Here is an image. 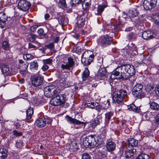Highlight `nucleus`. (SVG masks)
<instances>
[{
  "instance_id": "obj_1",
  "label": "nucleus",
  "mask_w": 159,
  "mask_h": 159,
  "mask_svg": "<svg viewBox=\"0 0 159 159\" xmlns=\"http://www.w3.org/2000/svg\"><path fill=\"white\" fill-rule=\"evenodd\" d=\"M105 137V133L102 134L100 136L90 135L85 138L83 140V144L86 147L91 146L98 147L104 142Z\"/></svg>"
},
{
  "instance_id": "obj_2",
  "label": "nucleus",
  "mask_w": 159,
  "mask_h": 159,
  "mask_svg": "<svg viewBox=\"0 0 159 159\" xmlns=\"http://www.w3.org/2000/svg\"><path fill=\"white\" fill-rule=\"evenodd\" d=\"M120 68L122 71L121 72L120 78L123 80L129 78L131 76H133L135 72L134 67L132 65L126 64L121 66Z\"/></svg>"
},
{
  "instance_id": "obj_3",
  "label": "nucleus",
  "mask_w": 159,
  "mask_h": 159,
  "mask_svg": "<svg viewBox=\"0 0 159 159\" xmlns=\"http://www.w3.org/2000/svg\"><path fill=\"white\" fill-rule=\"evenodd\" d=\"M60 92L59 89L55 86L46 87L44 88V95L48 98L56 96Z\"/></svg>"
},
{
  "instance_id": "obj_4",
  "label": "nucleus",
  "mask_w": 159,
  "mask_h": 159,
  "mask_svg": "<svg viewBox=\"0 0 159 159\" xmlns=\"http://www.w3.org/2000/svg\"><path fill=\"white\" fill-rule=\"evenodd\" d=\"M66 100V97L65 95H57L51 99L50 102L53 106L60 105L64 104Z\"/></svg>"
},
{
  "instance_id": "obj_5",
  "label": "nucleus",
  "mask_w": 159,
  "mask_h": 159,
  "mask_svg": "<svg viewBox=\"0 0 159 159\" xmlns=\"http://www.w3.org/2000/svg\"><path fill=\"white\" fill-rule=\"evenodd\" d=\"M52 120L47 116L38 118L35 121V125L40 128L45 126L47 124H50L52 123Z\"/></svg>"
},
{
  "instance_id": "obj_6",
  "label": "nucleus",
  "mask_w": 159,
  "mask_h": 159,
  "mask_svg": "<svg viewBox=\"0 0 159 159\" xmlns=\"http://www.w3.org/2000/svg\"><path fill=\"white\" fill-rule=\"evenodd\" d=\"M143 85L141 84H138L134 86L132 89V94L136 98H141L144 95L142 92Z\"/></svg>"
},
{
  "instance_id": "obj_7",
  "label": "nucleus",
  "mask_w": 159,
  "mask_h": 159,
  "mask_svg": "<svg viewBox=\"0 0 159 159\" xmlns=\"http://www.w3.org/2000/svg\"><path fill=\"white\" fill-rule=\"evenodd\" d=\"M31 6L30 2L26 0H20L17 7L20 10L23 11H28Z\"/></svg>"
},
{
  "instance_id": "obj_8",
  "label": "nucleus",
  "mask_w": 159,
  "mask_h": 159,
  "mask_svg": "<svg viewBox=\"0 0 159 159\" xmlns=\"http://www.w3.org/2000/svg\"><path fill=\"white\" fill-rule=\"evenodd\" d=\"M93 58V56L91 54H89L88 52H84L82 57V62L84 65H89L92 61Z\"/></svg>"
},
{
  "instance_id": "obj_9",
  "label": "nucleus",
  "mask_w": 159,
  "mask_h": 159,
  "mask_svg": "<svg viewBox=\"0 0 159 159\" xmlns=\"http://www.w3.org/2000/svg\"><path fill=\"white\" fill-rule=\"evenodd\" d=\"M31 80L32 85L35 87L41 85L43 81V78L39 75L33 76L31 77Z\"/></svg>"
},
{
  "instance_id": "obj_10",
  "label": "nucleus",
  "mask_w": 159,
  "mask_h": 159,
  "mask_svg": "<svg viewBox=\"0 0 159 159\" xmlns=\"http://www.w3.org/2000/svg\"><path fill=\"white\" fill-rule=\"evenodd\" d=\"M157 2V0H145L143 6L145 9L150 10L156 6Z\"/></svg>"
},
{
  "instance_id": "obj_11",
  "label": "nucleus",
  "mask_w": 159,
  "mask_h": 159,
  "mask_svg": "<svg viewBox=\"0 0 159 159\" xmlns=\"http://www.w3.org/2000/svg\"><path fill=\"white\" fill-rule=\"evenodd\" d=\"M111 40V38L107 36H103L99 39L98 43L102 46L105 47L110 43Z\"/></svg>"
},
{
  "instance_id": "obj_12",
  "label": "nucleus",
  "mask_w": 159,
  "mask_h": 159,
  "mask_svg": "<svg viewBox=\"0 0 159 159\" xmlns=\"http://www.w3.org/2000/svg\"><path fill=\"white\" fill-rule=\"evenodd\" d=\"M80 12L83 14L81 16H78L76 22V27L79 28L82 27L84 25L86 19V16L83 13V12L81 11Z\"/></svg>"
},
{
  "instance_id": "obj_13",
  "label": "nucleus",
  "mask_w": 159,
  "mask_h": 159,
  "mask_svg": "<svg viewBox=\"0 0 159 159\" xmlns=\"http://www.w3.org/2000/svg\"><path fill=\"white\" fill-rule=\"evenodd\" d=\"M109 75L108 73L107 72L106 68L105 67L99 69L98 73V76L100 77V79L106 80H107L106 78L108 77Z\"/></svg>"
},
{
  "instance_id": "obj_14",
  "label": "nucleus",
  "mask_w": 159,
  "mask_h": 159,
  "mask_svg": "<svg viewBox=\"0 0 159 159\" xmlns=\"http://www.w3.org/2000/svg\"><path fill=\"white\" fill-rule=\"evenodd\" d=\"M68 62L66 63V64H62L61 67L63 69L70 70V68L73 66L74 65V62L73 58H69L68 59Z\"/></svg>"
},
{
  "instance_id": "obj_15",
  "label": "nucleus",
  "mask_w": 159,
  "mask_h": 159,
  "mask_svg": "<svg viewBox=\"0 0 159 159\" xmlns=\"http://www.w3.org/2000/svg\"><path fill=\"white\" fill-rule=\"evenodd\" d=\"M154 34L150 30H148L143 32L142 34L143 38L145 39L148 40L153 38Z\"/></svg>"
},
{
  "instance_id": "obj_16",
  "label": "nucleus",
  "mask_w": 159,
  "mask_h": 159,
  "mask_svg": "<svg viewBox=\"0 0 159 159\" xmlns=\"http://www.w3.org/2000/svg\"><path fill=\"white\" fill-rule=\"evenodd\" d=\"M58 20L59 23L62 25H66L68 23L67 18L63 15H58Z\"/></svg>"
},
{
  "instance_id": "obj_17",
  "label": "nucleus",
  "mask_w": 159,
  "mask_h": 159,
  "mask_svg": "<svg viewBox=\"0 0 159 159\" xmlns=\"http://www.w3.org/2000/svg\"><path fill=\"white\" fill-rule=\"evenodd\" d=\"M116 146V144L113 142H108L106 144V149L109 152L112 151L115 149Z\"/></svg>"
},
{
  "instance_id": "obj_18",
  "label": "nucleus",
  "mask_w": 159,
  "mask_h": 159,
  "mask_svg": "<svg viewBox=\"0 0 159 159\" xmlns=\"http://www.w3.org/2000/svg\"><path fill=\"white\" fill-rule=\"evenodd\" d=\"M106 104V105H107L108 106H107V107H103V106L99 105L98 103H95L94 108L98 111H100L102 110L106 109H107L109 108V107L110 106L109 102L107 101Z\"/></svg>"
},
{
  "instance_id": "obj_19",
  "label": "nucleus",
  "mask_w": 159,
  "mask_h": 159,
  "mask_svg": "<svg viewBox=\"0 0 159 159\" xmlns=\"http://www.w3.org/2000/svg\"><path fill=\"white\" fill-rule=\"evenodd\" d=\"M66 120L70 124H80L82 123V122L77 120L73 118L68 116H66Z\"/></svg>"
},
{
  "instance_id": "obj_20",
  "label": "nucleus",
  "mask_w": 159,
  "mask_h": 159,
  "mask_svg": "<svg viewBox=\"0 0 159 159\" xmlns=\"http://www.w3.org/2000/svg\"><path fill=\"white\" fill-rule=\"evenodd\" d=\"M39 65L37 61H34L30 63V68L32 71L35 72L38 69Z\"/></svg>"
},
{
  "instance_id": "obj_21",
  "label": "nucleus",
  "mask_w": 159,
  "mask_h": 159,
  "mask_svg": "<svg viewBox=\"0 0 159 159\" xmlns=\"http://www.w3.org/2000/svg\"><path fill=\"white\" fill-rule=\"evenodd\" d=\"M28 66V65L27 64V63L20 65V69L21 74L23 75H25L26 73H27Z\"/></svg>"
},
{
  "instance_id": "obj_22",
  "label": "nucleus",
  "mask_w": 159,
  "mask_h": 159,
  "mask_svg": "<svg viewBox=\"0 0 159 159\" xmlns=\"http://www.w3.org/2000/svg\"><path fill=\"white\" fill-rule=\"evenodd\" d=\"M106 6L104 4L99 5L98 6L96 10L94 11V13L95 15H100L103 11L104 8Z\"/></svg>"
},
{
  "instance_id": "obj_23",
  "label": "nucleus",
  "mask_w": 159,
  "mask_h": 159,
  "mask_svg": "<svg viewBox=\"0 0 159 159\" xmlns=\"http://www.w3.org/2000/svg\"><path fill=\"white\" fill-rule=\"evenodd\" d=\"M129 110L135 112L139 113L140 111L139 107H137L134 104H131L128 106Z\"/></svg>"
},
{
  "instance_id": "obj_24",
  "label": "nucleus",
  "mask_w": 159,
  "mask_h": 159,
  "mask_svg": "<svg viewBox=\"0 0 159 159\" xmlns=\"http://www.w3.org/2000/svg\"><path fill=\"white\" fill-rule=\"evenodd\" d=\"M81 3L82 7L84 10L88 9L91 5L89 0H83Z\"/></svg>"
},
{
  "instance_id": "obj_25",
  "label": "nucleus",
  "mask_w": 159,
  "mask_h": 159,
  "mask_svg": "<svg viewBox=\"0 0 159 159\" xmlns=\"http://www.w3.org/2000/svg\"><path fill=\"white\" fill-rule=\"evenodd\" d=\"M138 15V12L135 8H133L132 10L129 11L128 13V15L130 17H134L137 16Z\"/></svg>"
},
{
  "instance_id": "obj_26",
  "label": "nucleus",
  "mask_w": 159,
  "mask_h": 159,
  "mask_svg": "<svg viewBox=\"0 0 159 159\" xmlns=\"http://www.w3.org/2000/svg\"><path fill=\"white\" fill-rule=\"evenodd\" d=\"M1 70L2 72L5 75H8L10 71L8 66L5 64L2 66Z\"/></svg>"
},
{
  "instance_id": "obj_27",
  "label": "nucleus",
  "mask_w": 159,
  "mask_h": 159,
  "mask_svg": "<svg viewBox=\"0 0 159 159\" xmlns=\"http://www.w3.org/2000/svg\"><path fill=\"white\" fill-rule=\"evenodd\" d=\"M34 110L33 108L31 107L29 108L26 111L27 117L26 118V120H28L30 119L32 116L33 114Z\"/></svg>"
},
{
  "instance_id": "obj_28",
  "label": "nucleus",
  "mask_w": 159,
  "mask_h": 159,
  "mask_svg": "<svg viewBox=\"0 0 159 159\" xmlns=\"http://www.w3.org/2000/svg\"><path fill=\"white\" fill-rule=\"evenodd\" d=\"M113 98L114 102L118 103L121 102L123 99L122 97H121L118 93L115 94L113 96Z\"/></svg>"
},
{
  "instance_id": "obj_29",
  "label": "nucleus",
  "mask_w": 159,
  "mask_h": 159,
  "mask_svg": "<svg viewBox=\"0 0 159 159\" xmlns=\"http://www.w3.org/2000/svg\"><path fill=\"white\" fill-rule=\"evenodd\" d=\"M136 152V149H132L131 150H127L125 153V156L126 158H129L134 155V153Z\"/></svg>"
},
{
  "instance_id": "obj_30",
  "label": "nucleus",
  "mask_w": 159,
  "mask_h": 159,
  "mask_svg": "<svg viewBox=\"0 0 159 159\" xmlns=\"http://www.w3.org/2000/svg\"><path fill=\"white\" fill-rule=\"evenodd\" d=\"M138 143V141L134 139H129L128 141V144L129 146L132 147L136 146Z\"/></svg>"
},
{
  "instance_id": "obj_31",
  "label": "nucleus",
  "mask_w": 159,
  "mask_h": 159,
  "mask_svg": "<svg viewBox=\"0 0 159 159\" xmlns=\"http://www.w3.org/2000/svg\"><path fill=\"white\" fill-rule=\"evenodd\" d=\"M89 71L88 69L85 68L82 75V77L83 80L85 81L86 80L87 78L89 77Z\"/></svg>"
},
{
  "instance_id": "obj_32",
  "label": "nucleus",
  "mask_w": 159,
  "mask_h": 159,
  "mask_svg": "<svg viewBox=\"0 0 159 159\" xmlns=\"http://www.w3.org/2000/svg\"><path fill=\"white\" fill-rule=\"evenodd\" d=\"M101 116H98L94 119L93 123V126H95L99 124L100 121H101Z\"/></svg>"
},
{
  "instance_id": "obj_33",
  "label": "nucleus",
  "mask_w": 159,
  "mask_h": 159,
  "mask_svg": "<svg viewBox=\"0 0 159 159\" xmlns=\"http://www.w3.org/2000/svg\"><path fill=\"white\" fill-rule=\"evenodd\" d=\"M70 148L73 151L77 150L78 148V144L75 141L71 142L70 144Z\"/></svg>"
},
{
  "instance_id": "obj_34",
  "label": "nucleus",
  "mask_w": 159,
  "mask_h": 159,
  "mask_svg": "<svg viewBox=\"0 0 159 159\" xmlns=\"http://www.w3.org/2000/svg\"><path fill=\"white\" fill-rule=\"evenodd\" d=\"M151 109L155 111H158L159 110V105L155 102H152L150 104Z\"/></svg>"
},
{
  "instance_id": "obj_35",
  "label": "nucleus",
  "mask_w": 159,
  "mask_h": 159,
  "mask_svg": "<svg viewBox=\"0 0 159 159\" xmlns=\"http://www.w3.org/2000/svg\"><path fill=\"white\" fill-rule=\"evenodd\" d=\"M135 159H150L148 155L142 153L139 155Z\"/></svg>"
},
{
  "instance_id": "obj_36",
  "label": "nucleus",
  "mask_w": 159,
  "mask_h": 159,
  "mask_svg": "<svg viewBox=\"0 0 159 159\" xmlns=\"http://www.w3.org/2000/svg\"><path fill=\"white\" fill-rule=\"evenodd\" d=\"M7 152L4 148H0V159H4L7 156Z\"/></svg>"
},
{
  "instance_id": "obj_37",
  "label": "nucleus",
  "mask_w": 159,
  "mask_h": 159,
  "mask_svg": "<svg viewBox=\"0 0 159 159\" xmlns=\"http://www.w3.org/2000/svg\"><path fill=\"white\" fill-rule=\"evenodd\" d=\"M118 94H119L121 97H122L123 99L125 97H126L127 96V92L125 90L123 89L120 90L119 91Z\"/></svg>"
},
{
  "instance_id": "obj_38",
  "label": "nucleus",
  "mask_w": 159,
  "mask_h": 159,
  "mask_svg": "<svg viewBox=\"0 0 159 159\" xmlns=\"http://www.w3.org/2000/svg\"><path fill=\"white\" fill-rule=\"evenodd\" d=\"M113 113L111 112H108L105 114V120L107 121H109L113 116Z\"/></svg>"
},
{
  "instance_id": "obj_39",
  "label": "nucleus",
  "mask_w": 159,
  "mask_h": 159,
  "mask_svg": "<svg viewBox=\"0 0 159 159\" xmlns=\"http://www.w3.org/2000/svg\"><path fill=\"white\" fill-rule=\"evenodd\" d=\"M7 19V17L5 13L3 12H0V20L6 21Z\"/></svg>"
},
{
  "instance_id": "obj_40",
  "label": "nucleus",
  "mask_w": 159,
  "mask_h": 159,
  "mask_svg": "<svg viewBox=\"0 0 159 159\" xmlns=\"http://www.w3.org/2000/svg\"><path fill=\"white\" fill-rule=\"evenodd\" d=\"M2 48L6 50L9 49V45L8 44V42L7 41H4L2 43Z\"/></svg>"
},
{
  "instance_id": "obj_41",
  "label": "nucleus",
  "mask_w": 159,
  "mask_h": 159,
  "mask_svg": "<svg viewBox=\"0 0 159 159\" xmlns=\"http://www.w3.org/2000/svg\"><path fill=\"white\" fill-rule=\"evenodd\" d=\"M83 0H71V3L72 6H75L82 2Z\"/></svg>"
},
{
  "instance_id": "obj_42",
  "label": "nucleus",
  "mask_w": 159,
  "mask_h": 159,
  "mask_svg": "<svg viewBox=\"0 0 159 159\" xmlns=\"http://www.w3.org/2000/svg\"><path fill=\"white\" fill-rule=\"evenodd\" d=\"M121 67V66L118 67L115 70H114L112 72V74L115 75H118L120 74V72L119 70H121V68H120Z\"/></svg>"
},
{
  "instance_id": "obj_43",
  "label": "nucleus",
  "mask_w": 159,
  "mask_h": 159,
  "mask_svg": "<svg viewBox=\"0 0 159 159\" xmlns=\"http://www.w3.org/2000/svg\"><path fill=\"white\" fill-rule=\"evenodd\" d=\"M23 58L25 60H30L32 59L34 56L29 54H26L23 55Z\"/></svg>"
},
{
  "instance_id": "obj_44",
  "label": "nucleus",
  "mask_w": 159,
  "mask_h": 159,
  "mask_svg": "<svg viewBox=\"0 0 159 159\" xmlns=\"http://www.w3.org/2000/svg\"><path fill=\"white\" fill-rule=\"evenodd\" d=\"M155 22L157 24H159V15L156 14L153 16Z\"/></svg>"
},
{
  "instance_id": "obj_45",
  "label": "nucleus",
  "mask_w": 159,
  "mask_h": 159,
  "mask_svg": "<svg viewBox=\"0 0 159 159\" xmlns=\"http://www.w3.org/2000/svg\"><path fill=\"white\" fill-rule=\"evenodd\" d=\"M91 157L87 153H84L82 155V159H91Z\"/></svg>"
},
{
  "instance_id": "obj_46",
  "label": "nucleus",
  "mask_w": 159,
  "mask_h": 159,
  "mask_svg": "<svg viewBox=\"0 0 159 159\" xmlns=\"http://www.w3.org/2000/svg\"><path fill=\"white\" fill-rule=\"evenodd\" d=\"M23 142L21 140H19L17 141L16 143V147L19 148H21L23 145Z\"/></svg>"
},
{
  "instance_id": "obj_47",
  "label": "nucleus",
  "mask_w": 159,
  "mask_h": 159,
  "mask_svg": "<svg viewBox=\"0 0 159 159\" xmlns=\"http://www.w3.org/2000/svg\"><path fill=\"white\" fill-rule=\"evenodd\" d=\"M43 62L44 64H50L52 62V60L50 59H44L43 60Z\"/></svg>"
},
{
  "instance_id": "obj_48",
  "label": "nucleus",
  "mask_w": 159,
  "mask_h": 159,
  "mask_svg": "<svg viewBox=\"0 0 159 159\" xmlns=\"http://www.w3.org/2000/svg\"><path fill=\"white\" fill-rule=\"evenodd\" d=\"M95 105V103L93 102H91L90 103H87L86 104V106L89 108L93 109L94 108Z\"/></svg>"
},
{
  "instance_id": "obj_49",
  "label": "nucleus",
  "mask_w": 159,
  "mask_h": 159,
  "mask_svg": "<svg viewBox=\"0 0 159 159\" xmlns=\"http://www.w3.org/2000/svg\"><path fill=\"white\" fill-rule=\"evenodd\" d=\"M154 122L157 125H159V114L157 115L155 118Z\"/></svg>"
},
{
  "instance_id": "obj_50",
  "label": "nucleus",
  "mask_w": 159,
  "mask_h": 159,
  "mask_svg": "<svg viewBox=\"0 0 159 159\" xmlns=\"http://www.w3.org/2000/svg\"><path fill=\"white\" fill-rule=\"evenodd\" d=\"M59 4L62 7H65L66 6V0H59Z\"/></svg>"
},
{
  "instance_id": "obj_51",
  "label": "nucleus",
  "mask_w": 159,
  "mask_h": 159,
  "mask_svg": "<svg viewBox=\"0 0 159 159\" xmlns=\"http://www.w3.org/2000/svg\"><path fill=\"white\" fill-rule=\"evenodd\" d=\"M36 39V36L34 35H31L28 38V40L30 42H34Z\"/></svg>"
},
{
  "instance_id": "obj_52",
  "label": "nucleus",
  "mask_w": 159,
  "mask_h": 159,
  "mask_svg": "<svg viewBox=\"0 0 159 159\" xmlns=\"http://www.w3.org/2000/svg\"><path fill=\"white\" fill-rule=\"evenodd\" d=\"M6 21H3V20H0V27L1 28H3L6 25Z\"/></svg>"
},
{
  "instance_id": "obj_53",
  "label": "nucleus",
  "mask_w": 159,
  "mask_h": 159,
  "mask_svg": "<svg viewBox=\"0 0 159 159\" xmlns=\"http://www.w3.org/2000/svg\"><path fill=\"white\" fill-rule=\"evenodd\" d=\"M13 134L14 135L18 136H21L22 135L21 133L18 132L15 130H14L13 131Z\"/></svg>"
},
{
  "instance_id": "obj_54",
  "label": "nucleus",
  "mask_w": 159,
  "mask_h": 159,
  "mask_svg": "<svg viewBox=\"0 0 159 159\" xmlns=\"http://www.w3.org/2000/svg\"><path fill=\"white\" fill-rule=\"evenodd\" d=\"M28 48L29 49H37L35 46L30 43H28Z\"/></svg>"
},
{
  "instance_id": "obj_55",
  "label": "nucleus",
  "mask_w": 159,
  "mask_h": 159,
  "mask_svg": "<svg viewBox=\"0 0 159 159\" xmlns=\"http://www.w3.org/2000/svg\"><path fill=\"white\" fill-rule=\"evenodd\" d=\"M45 47L49 49H52L54 47V44L53 43H50L46 45Z\"/></svg>"
},
{
  "instance_id": "obj_56",
  "label": "nucleus",
  "mask_w": 159,
  "mask_h": 159,
  "mask_svg": "<svg viewBox=\"0 0 159 159\" xmlns=\"http://www.w3.org/2000/svg\"><path fill=\"white\" fill-rule=\"evenodd\" d=\"M48 66L46 64H44L43 65L42 67V69L44 71L47 70L48 68Z\"/></svg>"
},
{
  "instance_id": "obj_57",
  "label": "nucleus",
  "mask_w": 159,
  "mask_h": 159,
  "mask_svg": "<svg viewBox=\"0 0 159 159\" xmlns=\"http://www.w3.org/2000/svg\"><path fill=\"white\" fill-rule=\"evenodd\" d=\"M37 32L38 34L40 35L43 34V30L42 29L40 28L38 30Z\"/></svg>"
},
{
  "instance_id": "obj_58",
  "label": "nucleus",
  "mask_w": 159,
  "mask_h": 159,
  "mask_svg": "<svg viewBox=\"0 0 159 159\" xmlns=\"http://www.w3.org/2000/svg\"><path fill=\"white\" fill-rule=\"evenodd\" d=\"M156 93L157 96H159V84L157 86L156 91Z\"/></svg>"
},
{
  "instance_id": "obj_59",
  "label": "nucleus",
  "mask_w": 159,
  "mask_h": 159,
  "mask_svg": "<svg viewBox=\"0 0 159 159\" xmlns=\"http://www.w3.org/2000/svg\"><path fill=\"white\" fill-rule=\"evenodd\" d=\"M73 36L74 38H75L76 39H78L79 38L80 35L78 34H75L74 35H73Z\"/></svg>"
},
{
  "instance_id": "obj_60",
  "label": "nucleus",
  "mask_w": 159,
  "mask_h": 159,
  "mask_svg": "<svg viewBox=\"0 0 159 159\" xmlns=\"http://www.w3.org/2000/svg\"><path fill=\"white\" fill-rule=\"evenodd\" d=\"M50 17V15L48 13L44 15V18L45 20H47Z\"/></svg>"
},
{
  "instance_id": "obj_61",
  "label": "nucleus",
  "mask_w": 159,
  "mask_h": 159,
  "mask_svg": "<svg viewBox=\"0 0 159 159\" xmlns=\"http://www.w3.org/2000/svg\"><path fill=\"white\" fill-rule=\"evenodd\" d=\"M19 62L20 63V65L23 64H26V63H27L26 62H25L22 60H19Z\"/></svg>"
},
{
  "instance_id": "obj_62",
  "label": "nucleus",
  "mask_w": 159,
  "mask_h": 159,
  "mask_svg": "<svg viewBox=\"0 0 159 159\" xmlns=\"http://www.w3.org/2000/svg\"><path fill=\"white\" fill-rule=\"evenodd\" d=\"M126 123V121L125 120H121V123H122V126L124 125H125Z\"/></svg>"
},
{
  "instance_id": "obj_63",
  "label": "nucleus",
  "mask_w": 159,
  "mask_h": 159,
  "mask_svg": "<svg viewBox=\"0 0 159 159\" xmlns=\"http://www.w3.org/2000/svg\"><path fill=\"white\" fill-rule=\"evenodd\" d=\"M20 124L18 123H16L15 124V126L16 128H18L20 127Z\"/></svg>"
},
{
  "instance_id": "obj_64",
  "label": "nucleus",
  "mask_w": 159,
  "mask_h": 159,
  "mask_svg": "<svg viewBox=\"0 0 159 159\" xmlns=\"http://www.w3.org/2000/svg\"><path fill=\"white\" fill-rule=\"evenodd\" d=\"M133 34L132 33H129L128 35V37L129 39H132V36Z\"/></svg>"
}]
</instances>
